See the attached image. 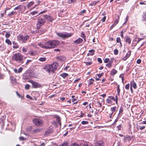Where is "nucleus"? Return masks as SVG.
I'll use <instances>...</instances> for the list:
<instances>
[{"instance_id":"nucleus-16","label":"nucleus","mask_w":146,"mask_h":146,"mask_svg":"<svg viewBox=\"0 0 146 146\" xmlns=\"http://www.w3.org/2000/svg\"><path fill=\"white\" fill-rule=\"evenodd\" d=\"M142 16V20L143 21H146L145 24L146 25V12L143 13Z\"/></svg>"},{"instance_id":"nucleus-2","label":"nucleus","mask_w":146,"mask_h":146,"mask_svg":"<svg viewBox=\"0 0 146 146\" xmlns=\"http://www.w3.org/2000/svg\"><path fill=\"white\" fill-rule=\"evenodd\" d=\"M59 44V42L57 40H49L46 42L47 49L54 48L56 47Z\"/></svg>"},{"instance_id":"nucleus-17","label":"nucleus","mask_w":146,"mask_h":146,"mask_svg":"<svg viewBox=\"0 0 146 146\" xmlns=\"http://www.w3.org/2000/svg\"><path fill=\"white\" fill-rule=\"evenodd\" d=\"M126 42H128L129 44H130L131 42V38L128 36H126L125 38Z\"/></svg>"},{"instance_id":"nucleus-28","label":"nucleus","mask_w":146,"mask_h":146,"mask_svg":"<svg viewBox=\"0 0 146 146\" xmlns=\"http://www.w3.org/2000/svg\"><path fill=\"white\" fill-rule=\"evenodd\" d=\"M34 3V2L33 1H31L27 4V6L28 7H30Z\"/></svg>"},{"instance_id":"nucleus-55","label":"nucleus","mask_w":146,"mask_h":146,"mask_svg":"<svg viewBox=\"0 0 146 146\" xmlns=\"http://www.w3.org/2000/svg\"><path fill=\"white\" fill-rule=\"evenodd\" d=\"M86 64L87 65H90L92 64V62H85Z\"/></svg>"},{"instance_id":"nucleus-56","label":"nucleus","mask_w":146,"mask_h":146,"mask_svg":"<svg viewBox=\"0 0 146 146\" xmlns=\"http://www.w3.org/2000/svg\"><path fill=\"white\" fill-rule=\"evenodd\" d=\"M141 62V60L140 59H139L137 60L136 62L137 64H140Z\"/></svg>"},{"instance_id":"nucleus-45","label":"nucleus","mask_w":146,"mask_h":146,"mask_svg":"<svg viewBox=\"0 0 146 146\" xmlns=\"http://www.w3.org/2000/svg\"><path fill=\"white\" fill-rule=\"evenodd\" d=\"M94 50H91L89 51V52H92L91 53V55L92 56L94 54Z\"/></svg>"},{"instance_id":"nucleus-36","label":"nucleus","mask_w":146,"mask_h":146,"mask_svg":"<svg viewBox=\"0 0 146 146\" xmlns=\"http://www.w3.org/2000/svg\"><path fill=\"white\" fill-rule=\"evenodd\" d=\"M106 66L108 68H110L112 66V63L110 62H109L108 63L106 64Z\"/></svg>"},{"instance_id":"nucleus-33","label":"nucleus","mask_w":146,"mask_h":146,"mask_svg":"<svg viewBox=\"0 0 146 146\" xmlns=\"http://www.w3.org/2000/svg\"><path fill=\"white\" fill-rule=\"evenodd\" d=\"M96 104H97V106L98 107L101 108L102 106V104L100 103L98 101H97L96 102Z\"/></svg>"},{"instance_id":"nucleus-1","label":"nucleus","mask_w":146,"mask_h":146,"mask_svg":"<svg viewBox=\"0 0 146 146\" xmlns=\"http://www.w3.org/2000/svg\"><path fill=\"white\" fill-rule=\"evenodd\" d=\"M23 56L19 53L13 54L11 57L13 60L15 61L18 63L21 64H22L24 62L23 61Z\"/></svg>"},{"instance_id":"nucleus-10","label":"nucleus","mask_w":146,"mask_h":146,"mask_svg":"<svg viewBox=\"0 0 146 146\" xmlns=\"http://www.w3.org/2000/svg\"><path fill=\"white\" fill-rule=\"evenodd\" d=\"M43 17L48 21L52 22L53 20V19L51 17L47 15H44Z\"/></svg>"},{"instance_id":"nucleus-52","label":"nucleus","mask_w":146,"mask_h":146,"mask_svg":"<svg viewBox=\"0 0 146 146\" xmlns=\"http://www.w3.org/2000/svg\"><path fill=\"white\" fill-rule=\"evenodd\" d=\"M26 97L27 98H29L31 100H32L33 99L29 95H27Z\"/></svg>"},{"instance_id":"nucleus-25","label":"nucleus","mask_w":146,"mask_h":146,"mask_svg":"<svg viewBox=\"0 0 146 146\" xmlns=\"http://www.w3.org/2000/svg\"><path fill=\"white\" fill-rule=\"evenodd\" d=\"M46 57H42L39 58L38 60L40 62H44L46 60Z\"/></svg>"},{"instance_id":"nucleus-14","label":"nucleus","mask_w":146,"mask_h":146,"mask_svg":"<svg viewBox=\"0 0 146 146\" xmlns=\"http://www.w3.org/2000/svg\"><path fill=\"white\" fill-rule=\"evenodd\" d=\"M38 45L40 46L41 47L45 49H47V48H46L47 46V44H46V42L44 44H42L41 43H38Z\"/></svg>"},{"instance_id":"nucleus-60","label":"nucleus","mask_w":146,"mask_h":146,"mask_svg":"<svg viewBox=\"0 0 146 146\" xmlns=\"http://www.w3.org/2000/svg\"><path fill=\"white\" fill-rule=\"evenodd\" d=\"M98 2L96 1L93 2L91 3V5H94L96 4Z\"/></svg>"},{"instance_id":"nucleus-19","label":"nucleus","mask_w":146,"mask_h":146,"mask_svg":"<svg viewBox=\"0 0 146 146\" xmlns=\"http://www.w3.org/2000/svg\"><path fill=\"white\" fill-rule=\"evenodd\" d=\"M13 47L14 48H17L19 47L18 44L15 42L14 41L13 42Z\"/></svg>"},{"instance_id":"nucleus-51","label":"nucleus","mask_w":146,"mask_h":146,"mask_svg":"<svg viewBox=\"0 0 146 146\" xmlns=\"http://www.w3.org/2000/svg\"><path fill=\"white\" fill-rule=\"evenodd\" d=\"M115 114V113L113 114V112H112L111 114H110L109 115V117L110 118H113V117L114 116V115Z\"/></svg>"},{"instance_id":"nucleus-20","label":"nucleus","mask_w":146,"mask_h":146,"mask_svg":"<svg viewBox=\"0 0 146 146\" xmlns=\"http://www.w3.org/2000/svg\"><path fill=\"white\" fill-rule=\"evenodd\" d=\"M117 72V71L114 69H113L111 71V75H114Z\"/></svg>"},{"instance_id":"nucleus-4","label":"nucleus","mask_w":146,"mask_h":146,"mask_svg":"<svg viewBox=\"0 0 146 146\" xmlns=\"http://www.w3.org/2000/svg\"><path fill=\"white\" fill-rule=\"evenodd\" d=\"M29 37V36L27 35L20 34L18 35L17 39L21 43H25Z\"/></svg>"},{"instance_id":"nucleus-9","label":"nucleus","mask_w":146,"mask_h":146,"mask_svg":"<svg viewBox=\"0 0 146 146\" xmlns=\"http://www.w3.org/2000/svg\"><path fill=\"white\" fill-rule=\"evenodd\" d=\"M33 122L34 124L36 126H39L43 123L41 119L37 118L33 119Z\"/></svg>"},{"instance_id":"nucleus-38","label":"nucleus","mask_w":146,"mask_h":146,"mask_svg":"<svg viewBox=\"0 0 146 146\" xmlns=\"http://www.w3.org/2000/svg\"><path fill=\"white\" fill-rule=\"evenodd\" d=\"M106 102L108 104H111L112 103V101L109 98H108L106 100Z\"/></svg>"},{"instance_id":"nucleus-30","label":"nucleus","mask_w":146,"mask_h":146,"mask_svg":"<svg viewBox=\"0 0 146 146\" xmlns=\"http://www.w3.org/2000/svg\"><path fill=\"white\" fill-rule=\"evenodd\" d=\"M5 42L8 45H11L12 44L11 42L9 39H6L5 40Z\"/></svg>"},{"instance_id":"nucleus-23","label":"nucleus","mask_w":146,"mask_h":146,"mask_svg":"<svg viewBox=\"0 0 146 146\" xmlns=\"http://www.w3.org/2000/svg\"><path fill=\"white\" fill-rule=\"evenodd\" d=\"M46 31V30L45 29L41 28L40 29V34L41 35L42 33H44L45 31Z\"/></svg>"},{"instance_id":"nucleus-50","label":"nucleus","mask_w":146,"mask_h":146,"mask_svg":"<svg viewBox=\"0 0 146 146\" xmlns=\"http://www.w3.org/2000/svg\"><path fill=\"white\" fill-rule=\"evenodd\" d=\"M116 41L117 43H119V42H120L121 39L119 37H118L117 38Z\"/></svg>"},{"instance_id":"nucleus-49","label":"nucleus","mask_w":146,"mask_h":146,"mask_svg":"<svg viewBox=\"0 0 146 146\" xmlns=\"http://www.w3.org/2000/svg\"><path fill=\"white\" fill-rule=\"evenodd\" d=\"M108 98L111 100H114V101H115V98L114 97H113L112 96H109L108 97Z\"/></svg>"},{"instance_id":"nucleus-18","label":"nucleus","mask_w":146,"mask_h":146,"mask_svg":"<svg viewBox=\"0 0 146 146\" xmlns=\"http://www.w3.org/2000/svg\"><path fill=\"white\" fill-rule=\"evenodd\" d=\"M123 108L121 107H120L119 110V113L118 114L117 116H119V117L120 118V117H121V113L123 112Z\"/></svg>"},{"instance_id":"nucleus-44","label":"nucleus","mask_w":146,"mask_h":146,"mask_svg":"<svg viewBox=\"0 0 146 146\" xmlns=\"http://www.w3.org/2000/svg\"><path fill=\"white\" fill-rule=\"evenodd\" d=\"M104 74L103 73H102L100 74H97V75L98 76V78H100L102 76H103Z\"/></svg>"},{"instance_id":"nucleus-53","label":"nucleus","mask_w":146,"mask_h":146,"mask_svg":"<svg viewBox=\"0 0 146 146\" xmlns=\"http://www.w3.org/2000/svg\"><path fill=\"white\" fill-rule=\"evenodd\" d=\"M21 9V7H20V6H18L16 7L14 9L15 10H18V9H20V10Z\"/></svg>"},{"instance_id":"nucleus-34","label":"nucleus","mask_w":146,"mask_h":146,"mask_svg":"<svg viewBox=\"0 0 146 146\" xmlns=\"http://www.w3.org/2000/svg\"><path fill=\"white\" fill-rule=\"evenodd\" d=\"M76 1V0H69L68 1V4H72L74 3Z\"/></svg>"},{"instance_id":"nucleus-64","label":"nucleus","mask_w":146,"mask_h":146,"mask_svg":"<svg viewBox=\"0 0 146 146\" xmlns=\"http://www.w3.org/2000/svg\"><path fill=\"white\" fill-rule=\"evenodd\" d=\"M67 144L66 143H64L62 144L61 145H60L59 146H67Z\"/></svg>"},{"instance_id":"nucleus-43","label":"nucleus","mask_w":146,"mask_h":146,"mask_svg":"<svg viewBox=\"0 0 146 146\" xmlns=\"http://www.w3.org/2000/svg\"><path fill=\"white\" fill-rule=\"evenodd\" d=\"M27 48H25L24 47H23L22 48V50L23 52H25L27 51Z\"/></svg>"},{"instance_id":"nucleus-12","label":"nucleus","mask_w":146,"mask_h":146,"mask_svg":"<svg viewBox=\"0 0 146 146\" xmlns=\"http://www.w3.org/2000/svg\"><path fill=\"white\" fill-rule=\"evenodd\" d=\"M130 87H133L134 89H136L137 88V86L136 83L134 82V80L131 81L130 82Z\"/></svg>"},{"instance_id":"nucleus-31","label":"nucleus","mask_w":146,"mask_h":146,"mask_svg":"<svg viewBox=\"0 0 146 146\" xmlns=\"http://www.w3.org/2000/svg\"><path fill=\"white\" fill-rule=\"evenodd\" d=\"M117 17L118 19H116L113 23V24H115V25H116L118 23V21H119L118 20H119V17L118 15H117Z\"/></svg>"},{"instance_id":"nucleus-24","label":"nucleus","mask_w":146,"mask_h":146,"mask_svg":"<svg viewBox=\"0 0 146 146\" xmlns=\"http://www.w3.org/2000/svg\"><path fill=\"white\" fill-rule=\"evenodd\" d=\"M110 110L113 112V113L114 112L117 111V108L116 106L112 107L110 108Z\"/></svg>"},{"instance_id":"nucleus-5","label":"nucleus","mask_w":146,"mask_h":146,"mask_svg":"<svg viewBox=\"0 0 146 146\" xmlns=\"http://www.w3.org/2000/svg\"><path fill=\"white\" fill-rule=\"evenodd\" d=\"M56 34L58 36L63 38H69L73 35L72 33H69L67 32L57 33Z\"/></svg>"},{"instance_id":"nucleus-15","label":"nucleus","mask_w":146,"mask_h":146,"mask_svg":"<svg viewBox=\"0 0 146 146\" xmlns=\"http://www.w3.org/2000/svg\"><path fill=\"white\" fill-rule=\"evenodd\" d=\"M83 41L82 39L80 38H79L78 39L76 40L74 42L77 44H79L81 43Z\"/></svg>"},{"instance_id":"nucleus-40","label":"nucleus","mask_w":146,"mask_h":146,"mask_svg":"<svg viewBox=\"0 0 146 146\" xmlns=\"http://www.w3.org/2000/svg\"><path fill=\"white\" fill-rule=\"evenodd\" d=\"M48 65H47L44 66L42 68V69L44 70H46V72H48V71H47L48 70Z\"/></svg>"},{"instance_id":"nucleus-29","label":"nucleus","mask_w":146,"mask_h":146,"mask_svg":"<svg viewBox=\"0 0 146 146\" xmlns=\"http://www.w3.org/2000/svg\"><path fill=\"white\" fill-rule=\"evenodd\" d=\"M15 12L13 11L11 13H9L8 14V16L9 17L11 18V16L14 15V14H15Z\"/></svg>"},{"instance_id":"nucleus-3","label":"nucleus","mask_w":146,"mask_h":146,"mask_svg":"<svg viewBox=\"0 0 146 146\" xmlns=\"http://www.w3.org/2000/svg\"><path fill=\"white\" fill-rule=\"evenodd\" d=\"M58 66V64L56 62H53L51 64H48L47 70L49 74L51 72L54 73L56 70L57 69Z\"/></svg>"},{"instance_id":"nucleus-7","label":"nucleus","mask_w":146,"mask_h":146,"mask_svg":"<svg viewBox=\"0 0 146 146\" xmlns=\"http://www.w3.org/2000/svg\"><path fill=\"white\" fill-rule=\"evenodd\" d=\"M31 82L32 84L33 87V88H40L41 87V84L37 82L31 80Z\"/></svg>"},{"instance_id":"nucleus-42","label":"nucleus","mask_w":146,"mask_h":146,"mask_svg":"<svg viewBox=\"0 0 146 146\" xmlns=\"http://www.w3.org/2000/svg\"><path fill=\"white\" fill-rule=\"evenodd\" d=\"M129 84H127L125 86V88L127 90H129Z\"/></svg>"},{"instance_id":"nucleus-6","label":"nucleus","mask_w":146,"mask_h":146,"mask_svg":"<svg viewBox=\"0 0 146 146\" xmlns=\"http://www.w3.org/2000/svg\"><path fill=\"white\" fill-rule=\"evenodd\" d=\"M46 22L45 19L42 18L38 19V22L36 24V28L38 29H40L44 24Z\"/></svg>"},{"instance_id":"nucleus-8","label":"nucleus","mask_w":146,"mask_h":146,"mask_svg":"<svg viewBox=\"0 0 146 146\" xmlns=\"http://www.w3.org/2000/svg\"><path fill=\"white\" fill-rule=\"evenodd\" d=\"M53 131V129L52 126L49 127L47 129L45 130L44 135L47 136L51 133H52Z\"/></svg>"},{"instance_id":"nucleus-62","label":"nucleus","mask_w":146,"mask_h":146,"mask_svg":"<svg viewBox=\"0 0 146 146\" xmlns=\"http://www.w3.org/2000/svg\"><path fill=\"white\" fill-rule=\"evenodd\" d=\"M70 146H80V145L76 143H74L71 144Z\"/></svg>"},{"instance_id":"nucleus-11","label":"nucleus","mask_w":146,"mask_h":146,"mask_svg":"<svg viewBox=\"0 0 146 146\" xmlns=\"http://www.w3.org/2000/svg\"><path fill=\"white\" fill-rule=\"evenodd\" d=\"M95 146H104V145L102 141H99L95 143Z\"/></svg>"},{"instance_id":"nucleus-39","label":"nucleus","mask_w":146,"mask_h":146,"mask_svg":"<svg viewBox=\"0 0 146 146\" xmlns=\"http://www.w3.org/2000/svg\"><path fill=\"white\" fill-rule=\"evenodd\" d=\"M120 117H119V116H117V118L115 120L114 123H113V125H114L115 123H116L118 121V119Z\"/></svg>"},{"instance_id":"nucleus-54","label":"nucleus","mask_w":146,"mask_h":146,"mask_svg":"<svg viewBox=\"0 0 146 146\" xmlns=\"http://www.w3.org/2000/svg\"><path fill=\"white\" fill-rule=\"evenodd\" d=\"M32 60H27V62H26V64L28 65L29 62H31Z\"/></svg>"},{"instance_id":"nucleus-59","label":"nucleus","mask_w":146,"mask_h":146,"mask_svg":"<svg viewBox=\"0 0 146 146\" xmlns=\"http://www.w3.org/2000/svg\"><path fill=\"white\" fill-rule=\"evenodd\" d=\"M116 26L115 24H113L110 27V30L112 29L113 27H114Z\"/></svg>"},{"instance_id":"nucleus-41","label":"nucleus","mask_w":146,"mask_h":146,"mask_svg":"<svg viewBox=\"0 0 146 146\" xmlns=\"http://www.w3.org/2000/svg\"><path fill=\"white\" fill-rule=\"evenodd\" d=\"M118 53V51L117 49H116L114 50V53L115 55H117Z\"/></svg>"},{"instance_id":"nucleus-26","label":"nucleus","mask_w":146,"mask_h":146,"mask_svg":"<svg viewBox=\"0 0 146 146\" xmlns=\"http://www.w3.org/2000/svg\"><path fill=\"white\" fill-rule=\"evenodd\" d=\"M11 33H12L11 31L9 32H7L5 35L6 37L7 38H9L10 36L11 35L10 34Z\"/></svg>"},{"instance_id":"nucleus-47","label":"nucleus","mask_w":146,"mask_h":146,"mask_svg":"<svg viewBox=\"0 0 146 146\" xmlns=\"http://www.w3.org/2000/svg\"><path fill=\"white\" fill-rule=\"evenodd\" d=\"M25 89H29L30 88V85L28 84H26L25 86Z\"/></svg>"},{"instance_id":"nucleus-32","label":"nucleus","mask_w":146,"mask_h":146,"mask_svg":"<svg viewBox=\"0 0 146 146\" xmlns=\"http://www.w3.org/2000/svg\"><path fill=\"white\" fill-rule=\"evenodd\" d=\"M37 13L38 12L36 11H34L31 12L30 13V14L32 15H33L37 14Z\"/></svg>"},{"instance_id":"nucleus-21","label":"nucleus","mask_w":146,"mask_h":146,"mask_svg":"<svg viewBox=\"0 0 146 146\" xmlns=\"http://www.w3.org/2000/svg\"><path fill=\"white\" fill-rule=\"evenodd\" d=\"M10 78V80L12 83H13L15 82L16 79L14 76H11Z\"/></svg>"},{"instance_id":"nucleus-35","label":"nucleus","mask_w":146,"mask_h":146,"mask_svg":"<svg viewBox=\"0 0 146 146\" xmlns=\"http://www.w3.org/2000/svg\"><path fill=\"white\" fill-rule=\"evenodd\" d=\"M77 100L76 99V98H73L72 100V102H73L74 103L72 104H76L78 102V101H76Z\"/></svg>"},{"instance_id":"nucleus-57","label":"nucleus","mask_w":146,"mask_h":146,"mask_svg":"<svg viewBox=\"0 0 146 146\" xmlns=\"http://www.w3.org/2000/svg\"><path fill=\"white\" fill-rule=\"evenodd\" d=\"M120 88L117 89V92L118 95L119 96L120 94Z\"/></svg>"},{"instance_id":"nucleus-13","label":"nucleus","mask_w":146,"mask_h":146,"mask_svg":"<svg viewBox=\"0 0 146 146\" xmlns=\"http://www.w3.org/2000/svg\"><path fill=\"white\" fill-rule=\"evenodd\" d=\"M131 53V51H128L126 55L123 58V60L124 61L126 60L130 56Z\"/></svg>"},{"instance_id":"nucleus-46","label":"nucleus","mask_w":146,"mask_h":146,"mask_svg":"<svg viewBox=\"0 0 146 146\" xmlns=\"http://www.w3.org/2000/svg\"><path fill=\"white\" fill-rule=\"evenodd\" d=\"M23 68L22 67H20L19 69L18 70V73H20L22 71Z\"/></svg>"},{"instance_id":"nucleus-61","label":"nucleus","mask_w":146,"mask_h":146,"mask_svg":"<svg viewBox=\"0 0 146 146\" xmlns=\"http://www.w3.org/2000/svg\"><path fill=\"white\" fill-rule=\"evenodd\" d=\"M80 80V78H78V79H76L74 81V83H76L78 81H79Z\"/></svg>"},{"instance_id":"nucleus-22","label":"nucleus","mask_w":146,"mask_h":146,"mask_svg":"<svg viewBox=\"0 0 146 146\" xmlns=\"http://www.w3.org/2000/svg\"><path fill=\"white\" fill-rule=\"evenodd\" d=\"M68 75L67 73H63L60 75L62 77V78L64 79L65 78L68 76Z\"/></svg>"},{"instance_id":"nucleus-48","label":"nucleus","mask_w":146,"mask_h":146,"mask_svg":"<svg viewBox=\"0 0 146 146\" xmlns=\"http://www.w3.org/2000/svg\"><path fill=\"white\" fill-rule=\"evenodd\" d=\"M109 61H110L109 59L108 58H107L104 60V62L105 63H107L108 62H109Z\"/></svg>"},{"instance_id":"nucleus-27","label":"nucleus","mask_w":146,"mask_h":146,"mask_svg":"<svg viewBox=\"0 0 146 146\" xmlns=\"http://www.w3.org/2000/svg\"><path fill=\"white\" fill-rule=\"evenodd\" d=\"M34 72L32 71H30L29 73V76L30 77H32L34 76Z\"/></svg>"},{"instance_id":"nucleus-37","label":"nucleus","mask_w":146,"mask_h":146,"mask_svg":"<svg viewBox=\"0 0 146 146\" xmlns=\"http://www.w3.org/2000/svg\"><path fill=\"white\" fill-rule=\"evenodd\" d=\"M88 123V122L86 121H83L81 122V123L83 125L87 124Z\"/></svg>"},{"instance_id":"nucleus-58","label":"nucleus","mask_w":146,"mask_h":146,"mask_svg":"<svg viewBox=\"0 0 146 146\" xmlns=\"http://www.w3.org/2000/svg\"><path fill=\"white\" fill-rule=\"evenodd\" d=\"M97 60L100 63H102V60L101 58H98Z\"/></svg>"},{"instance_id":"nucleus-63","label":"nucleus","mask_w":146,"mask_h":146,"mask_svg":"<svg viewBox=\"0 0 146 146\" xmlns=\"http://www.w3.org/2000/svg\"><path fill=\"white\" fill-rule=\"evenodd\" d=\"M114 60V59L113 58H110V61H109V62H110L111 63H112L113 62Z\"/></svg>"}]
</instances>
